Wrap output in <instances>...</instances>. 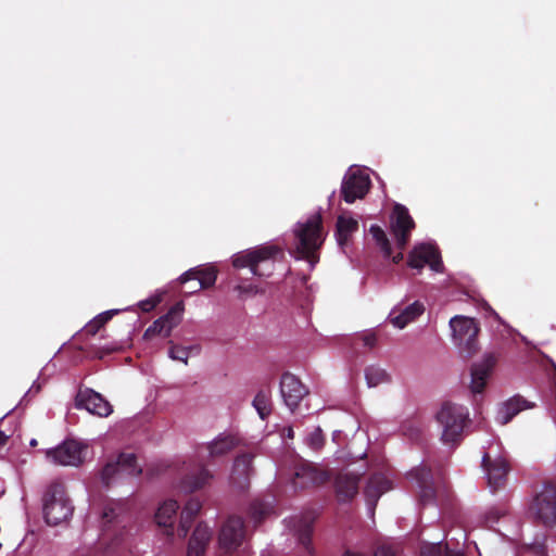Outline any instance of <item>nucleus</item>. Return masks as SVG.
I'll return each instance as SVG.
<instances>
[{
	"label": "nucleus",
	"instance_id": "obj_17",
	"mask_svg": "<svg viewBox=\"0 0 556 556\" xmlns=\"http://www.w3.org/2000/svg\"><path fill=\"white\" fill-rule=\"evenodd\" d=\"M280 392L286 405L294 410L308 393L305 386L292 374L285 372L280 380Z\"/></svg>",
	"mask_w": 556,
	"mask_h": 556
},
{
	"label": "nucleus",
	"instance_id": "obj_41",
	"mask_svg": "<svg viewBox=\"0 0 556 556\" xmlns=\"http://www.w3.org/2000/svg\"><path fill=\"white\" fill-rule=\"evenodd\" d=\"M308 442L314 450H319L324 445V437L321 430L316 429L314 432H312L309 434Z\"/></svg>",
	"mask_w": 556,
	"mask_h": 556
},
{
	"label": "nucleus",
	"instance_id": "obj_1",
	"mask_svg": "<svg viewBox=\"0 0 556 556\" xmlns=\"http://www.w3.org/2000/svg\"><path fill=\"white\" fill-rule=\"evenodd\" d=\"M293 233L295 237V253L299 258L306 260L312 265L319 261L318 251L321 248L325 236L323 217L319 213L312 215L305 222H299Z\"/></svg>",
	"mask_w": 556,
	"mask_h": 556
},
{
	"label": "nucleus",
	"instance_id": "obj_6",
	"mask_svg": "<svg viewBox=\"0 0 556 556\" xmlns=\"http://www.w3.org/2000/svg\"><path fill=\"white\" fill-rule=\"evenodd\" d=\"M450 326L453 330L454 341L462 354L467 358L473 356L479 350L480 328L477 320L470 317L455 316L450 320Z\"/></svg>",
	"mask_w": 556,
	"mask_h": 556
},
{
	"label": "nucleus",
	"instance_id": "obj_19",
	"mask_svg": "<svg viewBox=\"0 0 556 556\" xmlns=\"http://www.w3.org/2000/svg\"><path fill=\"white\" fill-rule=\"evenodd\" d=\"M497 359V355L494 353H488L484 355L481 363L472 365L470 384L472 393H481L484 390L488 378L495 367Z\"/></svg>",
	"mask_w": 556,
	"mask_h": 556
},
{
	"label": "nucleus",
	"instance_id": "obj_52",
	"mask_svg": "<svg viewBox=\"0 0 556 556\" xmlns=\"http://www.w3.org/2000/svg\"><path fill=\"white\" fill-rule=\"evenodd\" d=\"M292 435H293V431H292V429H289L288 437L292 438Z\"/></svg>",
	"mask_w": 556,
	"mask_h": 556
},
{
	"label": "nucleus",
	"instance_id": "obj_3",
	"mask_svg": "<svg viewBox=\"0 0 556 556\" xmlns=\"http://www.w3.org/2000/svg\"><path fill=\"white\" fill-rule=\"evenodd\" d=\"M43 517L48 525L58 526L66 521L73 514L74 507L67 496L64 483L51 482L42 497Z\"/></svg>",
	"mask_w": 556,
	"mask_h": 556
},
{
	"label": "nucleus",
	"instance_id": "obj_47",
	"mask_svg": "<svg viewBox=\"0 0 556 556\" xmlns=\"http://www.w3.org/2000/svg\"><path fill=\"white\" fill-rule=\"evenodd\" d=\"M236 289H237L240 293H256V292H257L256 287H255V286H252V285L247 286V287H244V286H238Z\"/></svg>",
	"mask_w": 556,
	"mask_h": 556
},
{
	"label": "nucleus",
	"instance_id": "obj_29",
	"mask_svg": "<svg viewBox=\"0 0 556 556\" xmlns=\"http://www.w3.org/2000/svg\"><path fill=\"white\" fill-rule=\"evenodd\" d=\"M201 508H202V504L197 498H190L186 503V505L181 511L179 526L177 528V535L180 539H185L187 536V534H188L195 517L200 513Z\"/></svg>",
	"mask_w": 556,
	"mask_h": 556
},
{
	"label": "nucleus",
	"instance_id": "obj_16",
	"mask_svg": "<svg viewBox=\"0 0 556 556\" xmlns=\"http://www.w3.org/2000/svg\"><path fill=\"white\" fill-rule=\"evenodd\" d=\"M182 311L184 308L180 304H176L173 307H170L165 315L156 319L144 331L143 338L152 339L155 336H162L164 338L169 337L172 330L180 323Z\"/></svg>",
	"mask_w": 556,
	"mask_h": 556
},
{
	"label": "nucleus",
	"instance_id": "obj_45",
	"mask_svg": "<svg viewBox=\"0 0 556 556\" xmlns=\"http://www.w3.org/2000/svg\"><path fill=\"white\" fill-rule=\"evenodd\" d=\"M374 556H397L395 548L391 545H380Z\"/></svg>",
	"mask_w": 556,
	"mask_h": 556
},
{
	"label": "nucleus",
	"instance_id": "obj_10",
	"mask_svg": "<svg viewBox=\"0 0 556 556\" xmlns=\"http://www.w3.org/2000/svg\"><path fill=\"white\" fill-rule=\"evenodd\" d=\"M75 406L99 417H108L113 412L110 402L90 388H79L75 396Z\"/></svg>",
	"mask_w": 556,
	"mask_h": 556
},
{
	"label": "nucleus",
	"instance_id": "obj_4",
	"mask_svg": "<svg viewBox=\"0 0 556 556\" xmlns=\"http://www.w3.org/2000/svg\"><path fill=\"white\" fill-rule=\"evenodd\" d=\"M435 418L442 427V441L445 444H458L463 440L464 429L469 422L467 407L445 402Z\"/></svg>",
	"mask_w": 556,
	"mask_h": 556
},
{
	"label": "nucleus",
	"instance_id": "obj_12",
	"mask_svg": "<svg viewBox=\"0 0 556 556\" xmlns=\"http://www.w3.org/2000/svg\"><path fill=\"white\" fill-rule=\"evenodd\" d=\"M407 265L418 270H421L425 265H429L434 271H441L443 267L438 248L427 243L419 244L410 251Z\"/></svg>",
	"mask_w": 556,
	"mask_h": 556
},
{
	"label": "nucleus",
	"instance_id": "obj_5",
	"mask_svg": "<svg viewBox=\"0 0 556 556\" xmlns=\"http://www.w3.org/2000/svg\"><path fill=\"white\" fill-rule=\"evenodd\" d=\"M530 513L544 526H556V479L543 482L530 504Z\"/></svg>",
	"mask_w": 556,
	"mask_h": 556
},
{
	"label": "nucleus",
	"instance_id": "obj_23",
	"mask_svg": "<svg viewBox=\"0 0 556 556\" xmlns=\"http://www.w3.org/2000/svg\"><path fill=\"white\" fill-rule=\"evenodd\" d=\"M179 505L175 500L165 501L155 513V521L159 527L164 528L167 536L175 534L174 522Z\"/></svg>",
	"mask_w": 556,
	"mask_h": 556
},
{
	"label": "nucleus",
	"instance_id": "obj_43",
	"mask_svg": "<svg viewBox=\"0 0 556 556\" xmlns=\"http://www.w3.org/2000/svg\"><path fill=\"white\" fill-rule=\"evenodd\" d=\"M159 303H160L159 298H150L148 300L141 301L139 303V307L142 312L149 313V312L153 311L157 306Z\"/></svg>",
	"mask_w": 556,
	"mask_h": 556
},
{
	"label": "nucleus",
	"instance_id": "obj_39",
	"mask_svg": "<svg viewBox=\"0 0 556 556\" xmlns=\"http://www.w3.org/2000/svg\"><path fill=\"white\" fill-rule=\"evenodd\" d=\"M358 341H362L363 346L371 350L377 344V336L372 331L358 334L353 339V345L356 346L358 344Z\"/></svg>",
	"mask_w": 556,
	"mask_h": 556
},
{
	"label": "nucleus",
	"instance_id": "obj_7",
	"mask_svg": "<svg viewBox=\"0 0 556 556\" xmlns=\"http://www.w3.org/2000/svg\"><path fill=\"white\" fill-rule=\"evenodd\" d=\"M141 468L137 464V457L134 453H121L115 460L105 464L101 471L102 483L110 488L113 482L124 476H138Z\"/></svg>",
	"mask_w": 556,
	"mask_h": 556
},
{
	"label": "nucleus",
	"instance_id": "obj_14",
	"mask_svg": "<svg viewBox=\"0 0 556 556\" xmlns=\"http://www.w3.org/2000/svg\"><path fill=\"white\" fill-rule=\"evenodd\" d=\"M244 521L241 517L231 516L223 525L218 542L226 552L235 551L244 539Z\"/></svg>",
	"mask_w": 556,
	"mask_h": 556
},
{
	"label": "nucleus",
	"instance_id": "obj_21",
	"mask_svg": "<svg viewBox=\"0 0 556 556\" xmlns=\"http://www.w3.org/2000/svg\"><path fill=\"white\" fill-rule=\"evenodd\" d=\"M252 460L253 455L249 453L241 454L235 459L230 479L232 485L241 491L249 486L250 476L253 471Z\"/></svg>",
	"mask_w": 556,
	"mask_h": 556
},
{
	"label": "nucleus",
	"instance_id": "obj_40",
	"mask_svg": "<svg viewBox=\"0 0 556 556\" xmlns=\"http://www.w3.org/2000/svg\"><path fill=\"white\" fill-rule=\"evenodd\" d=\"M421 556H444V546L440 543L429 544L421 548Z\"/></svg>",
	"mask_w": 556,
	"mask_h": 556
},
{
	"label": "nucleus",
	"instance_id": "obj_30",
	"mask_svg": "<svg viewBox=\"0 0 556 556\" xmlns=\"http://www.w3.org/2000/svg\"><path fill=\"white\" fill-rule=\"evenodd\" d=\"M358 230V222L353 217L340 215L336 224V236L338 243L344 245L351 236Z\"/></svg>",
	"mask_w": 556,
	"mask_h": 556
},
{
	"label": "nucleus",
	"instance_id": "obj_20",
	"mask_svg": "<svg viewBox=\"0 0 556 556\" xmlns=\"http://www.w3.org/2000/svg\"><path fill=\"white\" fill-rule=\"evenodd\" d=\"M362 473L340 472L336 477L334 489L340 502H349L358 493Z\"/></svg>",
	"mask_w": 556,
	"mask_h": 556
},
{
	"label": "nucleus",
	"instance_id": "obj_27",
	"mask_svg": "<svg viewBox=\"0 0 556 556\" xmlns=\"http://www.w3.org/2000/svg\"><path fill=\"white\" fill-rule=\"evenodd\" d=\"M212 478L211 472L201 465L194 471L185 475L181 479L180 488L186 492L192 493L205 486Z\"/></svg>",
	"mask_w": 556,
	"mask_h": 556
},
{
	"label": "nucleus",
	"instance_id": "obj_24",
	"mask_svg": "<svg viewBox=\"0 0 556 556\" xmlns=\"http://www.w3.org/2000/svg\"><path fill=\"white\" fill-rule=\"evenodd\" d=\"M390 488V481L382 473H374L364 490L367 504L375 508L380 496Z\"/></svg>",
	"mask_w": 556,
	"mask_h": 556
},
{
	"label": "nucleus",
	"instance_id": "obj_8",
	"mask_svg": "<svg viewBox=\"0 0 556 556\" xmlns=\"http://www.w3.org/2000/svg\"><path fill=\"white\" fill-rule=\"evenodd\" d=\"M481 466L486 476L488 486L492 492H496L506 485L510 465L505 457L501 455L492 457L489 453H484Z\"/></svg>",
	"mask_w": 556,
	"mask_h": 556
},
{
	"label": "nucleus",
	"instance_id": "obj_50",
	"mask_svg": "<svg viewBox=\"0 0 556 556\" xmlns=\"http://www.w3.org/2000/svg\"><path fill=\"white\" fill-rule=\"evenodd\" d=\"M8 439L9 437L4 432L0 431V447L7 443Z\"/></svg>",
	"mask_w": 556,
	"mask_h": 556
},
{
	"label": "nucleus",
	"instance_id": "obj_37",
	"mask_svg": "<svg viewBox=\"0 0 556 556\" xmlns=\"http://www.w3.org/2000/svg\"><path fill=\"white\" fill-rule=\"evenodd\" d=\"M190 351L191 348L180 346L172 343L168 355L174 361H180L187 364Z\"/></svg>",
	"mask_w": 556,
	"mask_h": 556
},
{
	"label": "nucleus",
	"instance_id": "obj_11",
	"mask_svg": "<svg viewBox=\"0 0 556 556\" xmlns=\"http://www.w3.org/2000/svg\"><path fill=\"white\" fill-rule=\"evenodd\" d=\"M414 228L415 222L409 215L408 210L404 205L396 203L393 207L391 230L401 250H404L407 245Z\"/></svg>",
	"mask_w": 556,
	"mask_h": 556
},
{
	"label": "nucleus",
	"instance_id": "obj_9",
	"mask_svg": "<svg viewBox=\"0 0 556 556\" xmlns=\"http://www.w3.org/2000/svg\"><path fill=\"white\" fill-rule=\"evenodd\" d=\"M86 445L74 440L67 439L54 448L46 452L47 458L61 466H79L84 462L83 453Z\"/></svg>",
	"mask_w": 556,
	"mask_h": 556
},
{
	"label": "nucleus",
	"instance_id": "obj_42",
	"mask_svg": "<svg viewBox=\"0 0 556 556\" xmlns=\"http://www.w3.org/2000/svg\"><path fill=\"white\" fill-rule=\"evenodd\" d=\"M405 315H407V317H412V321L415 320L418 316H420L424 312V306L422 304L418 303V302H415L410 305H408L405 309Z\"/></svg>",
	"mask_w": 556,
	"mask_h": 556
},
{
	"label": "nucleus",
	"instance_id": "obj_35",
	"mask_svg": "<svg viewBox=\"0 0 556 556\" xmlns=\"http://www.w3.org/2000/svg\"><path fill=\"white\" fill-rule=\"evenodd\" d=\"M369 232L371 233L377 245L380 248L384 257H388V258L391 257L392 248H391V243H390L384 230L378 225H371Z\"/></svg>",
	"mask_w": 556,
	"mask_h": 556
},
{
	"label": "nucleus",
	"instance_id": "obj_34",
	"mask_svg": "<svg viewBox=\"0 0 556 556\" xmlns=\"http://www.w3.org/2000/svg\"><path fill=\"white\" fill-rule=\"evenodd\" d=\"M124 504L119 502L109 503L102 513V519L104 525L119 523L123 521L122 514L124 513Z\"/></svg>",
	"mask_w": 556,
	"mask_h": 556
},
{
	"label": "nucleus",
	"instance_id": "obj_32",
	"mask_svg": "<svg viewBox=\"0 0 556 556\" xmlns=\"http://www.w3.org/2000/svg\"><path fill=\"white\" fill-rule=\"evenodd\" d=\"M252 404L261 419L265 420L271 413L270 391L264 389L260 390Z\"/></svg>",
	"mask_w": 556,
	"mask_h": 556
},
{
	"label": "nucleus",
	"instance_id": "obj_15",
	"mask_svg": "<svg viewBox=\"0 0 556 556\" xmlns=\"http://www.w3.org/2000/svg\"><path fill=\"white\" fill-rule=\"evenodd\" d=\"M217 279V269L215 266H198L190 268L184 273L179 278L180 285L185 286L191 280H197L195 288L191 290H185L186 294H193L201 289H207L215 285Z\"/></svg>",
	"mask_w": 556,
	"mask_h": 556
},
{
	"label": "nucleus",
	"instance_id": "obj_53",
	"mask_svg": "<svg viewBox=\"0 0 556 556\" xmlns=\"http://www.w3.org/2000/svg\"><path fill=\"white\" fill-rule=\"evenodd\" d=\"M193 288H195V285H194V286H193V285H190V287H189V289H188V290H191V289H193Z\"/></svg>",
	"mask_w": 556,
	"mask_h": 556
},
{
	"label": "nucleus",
	"instance_id": "obj_49",
	"mask_svg": "<svg viewBox=\"0 0 556 556\" xmlns=\"http://www.w3.org/2000/svg\"><path fill=\"white\" fill-rule=\"evenodd\" d=\"M403 260V253L399 252L394 256H392V261L394 264H399Z\"/></svg>",
	"mask_w": 556,
	"mask_h": 556
},
{
	"label": "nucleus",
	"instance_id": "obj_51",
	"mask_svg": "<svg viewBox=\"0 0 556 556\" xmlns=\"http://www.w3.org/2000/svg\"><path fill=\"white\" fill-rule=\"evenodd\" d=\"M343 556H365L358 552H353V551H350V549H346L343 554Z\"/></svg>",
	"mask_w": 556,
	"mask_h": 556
},
{
	"label": "nucleus",
	"instance_id": "obj_22",
	"mask_svg": "<svg viewBox=\"0 0 556 556\" xmlns=\"http://www.w3.org/2000/svg\"><path fill=\"white\" fill-rule=\"evenodd\" d=\"M327 477L323 471L308 464L299 466L294 472L292 484L295 489H306L311 485H319L326 481Z\"/></svg>",
	"mask_w": 556,
	"mask_h": 556
},
{
	"label": "nucleus",
	"instance_id": "obj_2",
	"mask_svg": "<svg viewBox=\"0 0 556 556\" xmlns=\"http://www.w3.org/2000/svg\"><path fill=\"white\" fill-rule=\"evenodd\" d=\"M278 255H282V250L279 247L274 244L258 245L235 254L232 266L237 269L250 268L254 276H269Z\"/></svg>",
	"mask_w": 556,
	"mask_h": 556
},
{
	"label": "nucleus",
	"instance_id": "obj_33",
	"mask_svg": "<svg viewBox=\"0 0 556 556\" xmlns=\"http://www.w3.org/2000/svg\"><path fill=\"white\" fill-rule=\"evenodd\" d=\"M116 311H106L99 314L81 329L80 333L86 336L97 334L100 331V329L103 328L106 325V323L113 317Z\"/></svg>",
	"mask_w": 556,
	"mask_h": 556
},
{
	"label": "nucleus",
	"instance_id": "obj_48",
	"mask_svg": "<svg viewBox=\"0 0 556 556\" xmlns=\"http://www.w3.org/2000/svg\"><path fill=\"white\" fill-rule=\"evenodd\" d=\"M444 556H465L464 553L459 551H454L448 548L447 546H444Z\"/></svg>",
	"mask_w": 556,
	"mask_h": 556
},
{
	"label": "nucleus",
	"instance_id": "obj_44",
	"mask_svg": "<svg viewBox=\"0 0 556 556\" xmlns=\"http://www.w3.org/2000/svg\"><path fill=\"white\" fill-rule=\"evenodd\" d=\"M412 321V317H407V315H405V312L403 311L400 315L393 317L391 319V323L402 329L404 328L407 324H409Z\"/></svg>",
	"mask_w": 556,
	"mask_h": 556
},
{
	"label": "nucleus",
	"instance_id": "obj_38",
	"mask_svg": "<svg viewBox=\"0 0 556 556\" xmlns=\"http://www.w3.org/2000/svg\"><path fill=\"white\" fill-rule=\"evenodd\" d=\"M267 514V506L260 502V501H254L251 503L250 505V515H251V518L255 521V523H260L263 521V519L265 518Z\"/></svg>",
	"mask_w": 556,
	"mask_h": 556
},
{
	"label": "nucleus",
	"instance_id": "obj_18",
	"mask_svg": "<svg viewBox=\"0 0 556 556\" xmlns=\"http://www.w3.org/2000/svg\"><path fill=\"white\" fill-rule=\"evenodd\" d=\"M409 476L416 480L419 488V503L422 506L433 504L435 501V489L433 485L432 470L427 465L414 468Z\"/></svg>",
	"mask_w": 556,
	"mask_h": 556
},
{
	"label": "nucleus",
	"instance_id": "obj_28",
	"mask_svg": "<svg viewBox=\"0 0 556 556\" xmlns=\"http://www.w3.org/2000/svg\"><path fill=\"white\" fill-rule=\"evenodd\" d=\"M534 407V404L528 402L520 395H516L505 402L498 412L497 419L502 425H506L521 410Z\"/></svg>",
	"mask_w": 556,
	"mask_h": 556
},
{
	"label": "nucleus",
	"instance_id": "obj_13",
	"mask_svg": "<svg viewBox=\"0 0 556 556\" xmlns=\"http://www.w3.org/2000/svg\"><path fill=\"white\" fill-rule=\"evenodd\" d=\"M370 188V179L361 172H349L344 175L341 185V195L346 203L363 199Z\"/></svg>",
	"mask_w": 556,
	"mask_h": 556
},
{
	"label": "nucleus",
	"instance_id": "obj_31",
	"mask_svg": "<svg viewBox=\"0 0 556 556\" xmlns=\"http://www.w3.org/2000/svg\"><path fill=\"white\" fill-rule=\"evenodd\" d=\"M238 445V440L233 435H223L207 445L211 457L223 456L232 451Z\"/></svg>",
	"mask_w": 556,
	"mask_h": 556
},
{
	"label": "nucleus",
	"instance_id": "obj_25",
	"mask_svg": "<svg viewBox=\"0 0 556 556\" xmlns=\"http://www.w3.org/2000/svg\"><path fill=\"white\" fill-rule=\"evenodd\" d=\"M316 519V515L313 511L304 514L295 526V532L298 535L299 543L304 547L307 554H313L312 534L313 525Z\"/></svg>",
	"mask_w": 556,
	"mask_h": 556
},
{
	"label": "nucleus",
	"instance_id": "obj_46",
	"mask_svg": "<svg viewBox=\"0 0 556 556\" xmlns=\"http://www.w3.org/2000/svg\"><path fill=\"white\" fill-rule=\"evenodd\" d=\"M506 514L505 510L503 509H498V508H493L491 509L489 513H488V518L489 519H493V520H498L502 516H504Z\"/></svg>",
	"mask_w": 556,
	"mask_h": 556
},
{
	"label": "nucleus",
	"instance_id": "obj_26",
	"mask_svg": "<svg viewBox=\"0 0 556 556\" xmlns=\"http://www.w3.org/2000/svg\"><path fill=\"white\" fill-rule=\"evenodd\" d=\"M211 539V531L208 527L202 522H200L188 544L187 556H204L206 545Z\"/></svg>",
	"mask_w": 556,
	"mask_h": 556
},
{
	"label": "nucleus",
	"instance_id": "obj_36",
	"mask_svg": "<svg viewBox=\"0 0 556 556\" xmlns=\"http://www.w3.org/2000/svg\"><path fill=\"white\" fill-rule=\"evenodd\" d=\"M365 378H366L368 387L372 388V387H377L378 384L387 381L388 375L380 367L369 366L365 370Z\"/></svg>",
	"mask_w": 556,
	"mask_h": 556
}]
</instances>
